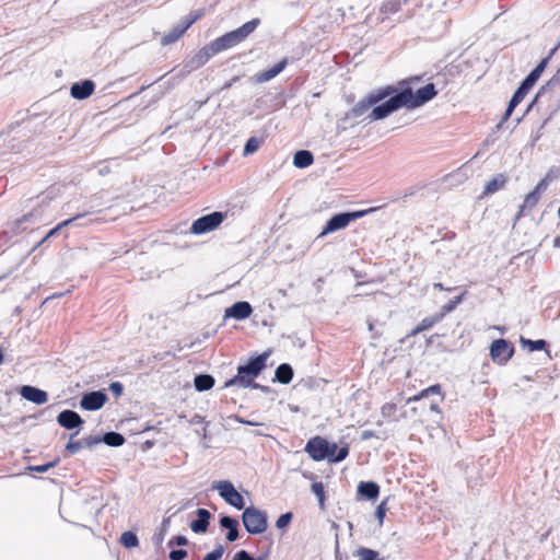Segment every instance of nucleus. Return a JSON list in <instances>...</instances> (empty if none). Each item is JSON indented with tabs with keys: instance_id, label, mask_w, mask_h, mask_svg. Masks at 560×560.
<instances>
[{
	"instance_id": "nucleus-30",
	"label": "nucleus",
	"mask_w": 560,
	"mask_h": 560,
	"mask_svg": "<svg viewBox=\"0 0 560 560\" xmlns=\"http://www.w3.org/2000/svg\"><path fill=\"white\" fill-rule=\"evenodd\" d=\"M314 161L312 152L307 150H300L294 154L293 164L295 167L304 168L310 166Z\"/></svg>"
},
{
	"instance_id": "nucleus-57",
	"label": "nucleus",
	"mask_w": 560,
	"mask_h": 560,
	"mask_svg": "<svg viewBox=\"0 0 560 560\" xmlns=\"http://www.w3.org/2000/svg\"><path fill=\"white\" fill-rule=\"evenodd\" d=\"M374 435H375V434H374V432H373V431H371V430H365V431H363V432L361 433V440H362V441H366V440H369V439L373 438Z\"/></svg>"
},
{
	"instance_id": "nucleus-47",
	"label": "nucleus",
	"mask_w": 560,
	"mask_h": 560,
	"mask_svg": "<svg viewBox=\"0 0 560 560\" xmlns=\"http://www.w3.org/2000/svg\"><path fill=\"white\" fill-rule=\"evenodd\" d=\"M386 511H387L386 501H382L375 511V516L378 520L380 525H383L384 517L386 515Z\"/></svg>"
},
{
	"instance_id": "nucleus-39",
	"label": "nucleus",
	"mask_w": 560,
	"mask_h": 560,
	"mask_svg": "<svg viewBox=\"0 0 560 560\" xmlns=\"http://www.w3.org/2000/svg\"><path fill=\"white\" fill-rule=\"evenodd\" d=\"M359 560H383L377 551L361 547L358 549Z\"/></svg>"
},
{
	"instance_id": "nucleus-17",
	"label": "nucleus",
	"mask_w": 560,
	"mask_h": 560,
	"mask_svg": "<svg viewBox=\"0 0 560 560\" xmlns=\"http://www.w3.org/2000/svg\"><path fill=\"white\" fill-rule=\"evenodd\" d=\"M94 89L95 83L90 79H85L83 81L73 83L70 88V94L75 100H85L92 95Z\"/></svg>"
},
{
	"instance_id": "nucleus-59",
	"label": "nucleus",
	"mask_w": 560,
	"mask_h": 560,
	"mask_svg": "<svg viewBox=\"0 0 560 560\" xmlns=\"http://www.w3.org/2000/svg\"><path fill=\"white\" fill-rule=\"evenodd\" d=\"M439 402H440V399L439 400H432V402L430 404V409L432 411L440 412Z\"/></svg>"
},
{
	"instance_id": "nucleus-8",
	"label": "nucleus",
	"mask_w": 560,
	"mask_h": 560,
	"mask_svg": "<svg viewBox=\"0 0 560 560\" xmlns=\"http://www.w3.org/2000/svg\"><path fill=\"white\" fill-rule=\"evenodd\" d=\"M202 16L201 11H191L187 16L183 18L172 30L161 37V45L168 46L177 42L186 31Z\"/></svg>"
},
{
	"instance_id": "nucleus-2",
	"label": "nucleus",
	"mask_w": 560,
	"mask_h": 560,
	"mask_svg": "<svg viewBox=\"0 0 560 560\" xmlns=\"http://www.w3.org/2000/svg\"><path fill=\"white\" fill-rule=\"evenodd\" d=\"M260 24L259 19H253L246 23H244L238 28L228 32L224 35L212 40L210 45V49L214 51V54H220L224 50L235 47L240 43L244 42Z\"/></svg>"
},
{
	"instance_id": "nucleus-24",
	"label": "nucleus",
	"mask_w": 560,
	"mask_h": 560,
	"mask_svg": "<svg viewBox=\"0 0 560 560\" xmlns=\"http://www.w3.org/2000/svg\"><path fill=\"white\" fill-rule=\"evenodd\" d=\"M220 525L222 528H225L228 530L226 533V540L233 542L238 539V522L237 520L233 518L232 516H222L220 518Z\"/></svg>"
},
{
	"instance_id": "nucleus-45",
	"label": "nucleus",
	"mask_w": 560,
	"mask_h": 560,
	"mask_svg": "<svg viewBox=\"0 0 560 560\" xmlns=\"http://www.w3.org/2000/svg\"><path fill=\"white\" fill-rule=\"evenodd\" d=\"M224 553V548L222 545H219L214 548L213 551L206 555L203 560H220Z\"/></svg>"
},
{
	"instance_id": "nucleus-4",
	"label": "nucleus",
	"mask_w": 560,
	"mask_h": 560,
	"mask_svg": "<svg viewBox=\"0 0 560 560\" xmlns=\"http://www.w3.org/2000/svg\"><path fill=\"white\" fill-rule=\"evenodd\" d=\"M375 208H370L366 210L337 213L327 221L318 237H324L330 233H335L337 231L346 229L351 222L363 218L364 215H366L370 212H373Z\"/></svg>"
},
{
	"instance_id": "nucleus-42",
	"label": "nucleus",
	"mask_w": 560,
	"mask_h": 560,
	"mask_svg": "<svg viewBox=\"0 0 560 560\" xmlns=\"http://www.w3.org/2000/svg\"><path fill=\"white\" fill-rule=\"evenodd\" d=\"M293 514L291 512H287L281 514L276 521V527L279 529L285 528L292 521Z\"/></svg>"
},
{
	"instance_id": "nucleus-22",
	"label": "nucleus",
	"mask_w": 560,
	"mask_h": 560,
	"mask_svg": "<svg viewBox=\"0 0 560 560\" xmlns=\"http://www.w3.org/2000/svg\"><path fill=\"white\" fill-rule=\"evenodd\" d=\"M196 514L197 520H194L190 523L191 530L197 534L206 533L209 526L211 513L206 509H198Z\"/></svg>"
},
{
	"instance_id": "nucleus-55",
	"label": "nucleus",
	"mask_w": 560,
	"mask_h": 560,
	"mask_svg": "<svg viewBox=\"0 0 560 560\" xmlns=\"http://www.w3.org/2000/svg\"><path fill=\"white\" fill-rule=\"evenodd\" d=\"M187 542H188V540L185 536L178 535L168 541V546H173V545L185 546V545H187Z\"/></svg>"
},
{
	"instance_id": "nucleus-15",
	"label": "nucleus",
	"mask_w": 560,
	"mask_h": 560,
	"mask_svg": "<svg viewBox=\"0 0 560 560\" xmlns=\"http://www.w3.org/2000/svg\"><path fill=\"white\" fill-rule=\"evenodd\" d=\"M107 400V396L102 390H95L84 394L81 398L80 406L84 410L95 411L101 409Z\"/></svg>"
},
{
	"instance_id": "nucleus-29",
	"label": "nucleus",
	"mask_w": 560,
	"mask_h": 560,
	"mask_svg": "<svg viewBox=\"0 0 560 560\" xmlns=\"http://www.w3.org/2000/svg\"><path fill=\"white\" fill-rule=\"evenodd\" d=\"M85 215V213H82V214H78L73 218H70L68 220H65L62 222H60L58 225H56L54 229H51L47 234L46 236L36 245L35 248H37L38 246H40L42 244H44L48 238L57 235L63 228L66 226H69L70 224H72L74 221L79 220V219H82L83 217Z\"/></svg>"
},
{
	"instance_id": "nucleus-19",
	"label": "nucleus",
	"mask_w": 560,
	"mask_h": 560,
	"mask_svg": "<svg viewBox=\"0 0 560 560\" xmlns=\"http://www.w3.org/2000/svg\"><path fill=\"white\" fill-rule=\"evenodd\" d=\"M253 313L252 305L246 301H240L234 303L232 306L225 310V317H232L235 319H245Z\"/></svg>"
},
{
	"instance_id": "nucleus-36",
	"label": "nucleus",
	"mask_w": 560,
	"mask_h": 560,
	"mask_svg": "<svg viewBox=\"0 0 560 560\" xmlns=\"http://www.w3.org/2000/svg\"><path fill=\"white\" fill-rule=\"evenodd\" d=\"M520 341H521V345L523 346V348H527L528 351H530V352L545 350L547 347V342L544 339L530 340V339L521 337Z\"/></svg>"
},
{
	"instance_id": "nucleus-60",
	"label": "nucleus",
	"mask_w": 560,
	"mask_h": 560,
	"mask_svg": "<svg viewBox=\"0 0 560 560\" xmlns=\"http://www.w3.org/2000/svg\"><path fill=\"white\" fill-rule=\"evenodd\" d=\"M196 433H197L199 436H201L202 439H208V431H207V428H206V427H205V428H202V430H201V431L196 430Z\"/></svg>"
},
{
	"instance_id": "nucleus-46",
	"label": "nucleus",
	"mask_w": 560,
	"mask_h": 560,
	"mask_svg": "<svg viewBox=\"0 0 560 560\" xmlns=\"http://www.w3.org/2000/svg\"><path fill=\"white\" fill-rule=\"evenodd\" d=\"M57 463H58V459H56L54 462H49V463L44 464V465L30 466L28 469L32 470V471H36V472H46L50 468L55 467L57 465Z\"/></svg>"
},
{
	"instance_id": "nucleus-53",
	"label": "nucleus",
	"mask_w": 560,
	"mask_h": 560,
	"mask_svg": "<svg viewBox=\"0 0 560 560\" xmlns=\"http://www.w3.org/2000/svg\"><path fill=\"white\" fill-rule=\"evenodd\" d=\"M233 560H259V558H253L246 550H240L235 553Z\"/></svg>"
},
{
	"instance_id": "nucleus-49",
	"label": "nucleus",
	"mask_w": 560,
	"mask_h": 560,
	"mask_svg": "<svg viewBox=\"0 0 560 560\" xmlns=\"http://www.w3.org/2000/svg\"><path fill=\"white\" fill-rule=\"evenodd\" d=\"M521 102L520 101H515V98H511L510 102H509V105H508V108L503 115V118H502V121H505L509 119V117L512 115L514 108L520 104Z\"/></svg>"
},
{
	"instance_id": "nucleus-21",
	"label": "nucleus",
	"mask_w": 560,
	"mask_h": 560,
	"mask_svg": "<svg viewBox=\"0 0 560 560\" xmlns=\"http://www.w3.org/2000/svg\"><path fill=\"white\" fill-rule=\"evenodd\" d=\"M560 84V69L557 71V73L545 84L542 85L539 91L537 92L535 98L532 101V103L528 105L527 110L529 112L534 106L538 105L541 100L557 85Z\"/></svg>"
},
{
	"instance_id": "nucleus-54",
	"label": "nucleus",
	"mask_w": 560,
	"mask_h": 560,
	"mask_svg": "<svg viewBox=\"0 0 560 560\" xmlns=\"http://www.w3.org/2000/svg\"><path fill=\"white\" fill-rule=\"evenodd\" d=\"M109 389L114 393V395L116 397L120 396L122 394V390H124V386L120 382H113L110 385H109Z\"/></svg>"
},
{
	"instance_id": "nucleus-38",
	"label": "nucleus",
	"mask_w": 560,
	"mask_h": 560,
	"mask_svg": "<svg viewBox=\"0 0 560 560\" xmlns=\"http://www.w3.org/2000/svg\"><path fill=\"white\" fill-rule=\"evenodd\" d=\"M464 295H465V292H464V293H462V294H460V295H458V296H455V298H454L453 300H451L448 303L444 304V305L441 307V311H440V313H439V314H443V317H444L446 314H448V313L453 312V311L457 307V305L462 303Z\"/></svg>"
},
{
	"instance_id": "nucleus-50",
	"label": "nucleus",
	"mask_w": 560,
	"mask_h": 560,
	"mask_svg": "<svg viewBox=\"0 0 560 560\" xmlns=\"http://www.w3.org/2000/svg\"><path fill=\"white\" fill-rule=\"evenodd\" d=\"M171 560H184L187 557V551L184 549L172 550L168 555Z\"/></svg>"
},
{
	"instance_id": "nucleus-40",
	"label": "nucleus",
	"mask_w": 560,
	"mask_h": 560,
	"mask_svg": "<svg viewBox=\"0 0 560 560\" xmlns=\"http://www.w3.org/2000/svg\"><path fill=\"white\" fill-rule=\"evenodd\" d=\"M259 145H260L259 139H257L256 137L249 138L245 143L243 154L246 156V155L255 153L259 149Z\"/></svg>"
},
{
	"instance_id": "nucleus-25",
	"label": "nucleus",
	"mask_w": 560,
	"mask_h": 560,
	"mask_svg": "<svg viewBox=\"0 0 560 560\" xmlns=\"http://www.w3.org/2000/svg\"><path fill=\"white\" fill-rule=\"evenodd\" d=\"M358 494L369 500L376 499L380 494V487L373 481H361L358 486Z\"/></svg>"
},
{
	"instance_id": "nucleus-62",
	"label": "nucleus",
	"mask_w": 560,
	"mask_h": 560,
	"mask_svg": "<svg viewBox=\"0 0 560 560\" xmlns=\"http://www.w3.org/2000/svg\"><path fill=\"white\" fill-rule=\"evenodd\" d=\"M433 288H434V289H438V290H446V291H452V290H453L452 288H444V287H443V284H442V283H440V282H435V283L433 284Z\"/></svg>"
},
{
	"instance_id": "nucleus-12",
	"label": "nucleus",
	"mask_w": 560,
	"mask_h": 560,
	"mask_svg": "<svg viewBox=\"0 0 560 560\" xmlns=\"http://www.w3.org/2000/svg\"><path fill=\"white\" fill-rule=\"evenodd\" d=\"M305 452L315 462L324 460L329 457L328 441L322 436H314L307 441Z\"/></svg>"
},
{
	"instance_id": "nucleus-41",
	"label": "nucleus",
	"mask_w": 560,
	"mask_h": 560,
	"mask_svg": "<svg viewBox=\"0 0 560 560\" xmlns=\"http://www.w3.org/2000/svg\"><path fill=\"white\" fill-rule=\"evenodd\" d=\"M78 434V432H74L70 435V441L69 443L66 445V451L69 453V454H75L78 453L82 447H84L83 445V441L80 440V441H72L73 438Z\"/></svg>"
},
{
	"instance_id": "nucleus-52",
	"label": "nucleus",
	"mask_w": 560,
	"mask_h": 560,
	"mask_svg": "<svg viewBox=\"0 0 560 560\" xmlns=\"http://www.w3.org/2000/svg\"><path fill=\"white\" fill-rule=\"evenodd\" d=\"M396 412V405L394 404H385L382 407V415L384 417H390Z\"/></svg>"
},
{
	"instance_id": "nucleus-63",
	"label": "nucleus",
	"mask_w": 560,
	"mask_h": 560,
	"mask_svg": "<svg viewBox=\"0 0 560 560\" xmlns=\"http://www.w3.org/2000/svg\"><path fill=\"white\" fill-rule=\"evenodd\" d=\"M553 246H555V247H560V236H556V237L553 238Z\"/></svg>"
},
{
	"instance_id": "nucleus-51",
	"label": "nucleus",
	"mask_w": 560,
	"mask_h": 560,
	"mask_svg": "<svg viewBox=\"0 0 560 560\" xmlns=\"http://www.w3.org/2000/svg\"><path fill=\"white\" fill-rule=\"evenodd\" d=\"M548 187V179L547 178H542L537 185L536 187L534 188V190H532L533 192H536L538 196L541 197L542 192L547 189Z\"/></svg>"
},
{
	"instance_id": "nucleus-1",
	"label": "nucleus",
	"mask_w": 560,
	"mask_h": 560,
	"mask_svg": "<svg viewBox=\"0 0 560 560\" xmlns=\"http://www.w3.org/2000/svg\"><path fill=\"white\" fill-rule=\"evenodd\" d=\"M270 352H264L255 358H252L245 365L237 368V374L225 382V387L238 386V387H254L266 390L267 387L260 386L254 382V380L266 368L267 360Z\"/></svg>"
},
{
	"instance_id": "nucleus-14",
	"label": "nucleus",
	"mask_w": 560,
	"mask_h": 560,
	"mask_svg": "<svg viewBox=\"0 0 560 560\" xmlns=\"http://www.w3.org/2000/svg\"><path fill=\"white\" fill-rule=\"evenodd\" d=\"M214 55V51L210 49V45L208 44L203 46L201 49H199L192 57L185 61L184 69L187 72L197 70L205 66Z\"/></svg>"
},
{
	"instance_id": "nucleus-10",
	"label": "nucleus",
	"mask_w": 560,
	"mask_h": 560,
	"mask_svg": "<svg viewBox=\"0 0 560 560\" xmlns=\"http://www.w3.org/2000/svg\"><path fill=\"white\" fill-rule=\"evenodd\" d=\"M226 218V213L214 211L202 215L195 220L191 224L190 232L196 235L206 234L215 230Z\"/></svg>"
},
{
	"instance_id": "nucleus-48",
	"label": "nucleus",
	"mask_w": 560,
	"mask_h": 560,
	"mask_svg": "<svg viewBox=\"0 0 560 560\" xmlns=\"http://www.w3.org/2000/svg\"><path fill=\"white\" fill-rule=\"evenodd\" d=\"M168 525H170V518L163 520V522L161 524V532H160V534L159 535H154V537H153V540L156 544H161L162 542L164 534L167 532Z\"/></svg>"
},
{
	"instance_id": "nucleus-56",
	"label": "nucleus",
	"mask_w": 560,
	"mask_h": 560,
	"mask_svg": "<svg viewBox=\"0 0 560 560\" xmlns=\"http://www.w3.org/2000/svg\"><path fill=\"white\" fill-rule=\"evenodd\" d=\"M528 92L529 91H527L522 85H520L512 97L515 98V101L517 100V101L522 102Z\"/></svg>"
},
{
	"instance_id": "nucleus-32",
	"label": "nucleus",
	"mask_w": 560,
	"mask_h": 560,
	"mask_svg": "<svg viewBox=\"0 0 560 560\" xmlns=\"http://www.w3.org/2000/svg\"><path fill=\"white\" fill-rule=\"evenodd\" d=\"M506 178L502 174H498L491 180H489L483 190V195H491L504 187Z\"/></svg>"
},
{
	"instance_id": "nucleus-31",
	"label": "nucleus",
	"mask_w": 560,
	"mask_h": 560,
	"mask_svg": "<svg viewBox=\"0 0 560 560\" xmlns=\"http://www.w3.org/2000/svg\"><path fill=\"white\" fill-rule=\"evenodd\" d=\"M443 319V314H436L433 316L424 317L419 325L411 331V336H416L439 323Z\"/></svg>"
},
{
	"instance_id": "nucleus-35",
	"label": "nucleus",
	"mask_w": 560,
	"mask_h": 560,
	"mask_svg": "<svg viewBox=\"0 0 560 560\" xmlns=\"http://www.w3.org/2000/svg\"><path fill=\"white\" fill-rule=\"evenodd\" d=\"M102 441L108 446L118 447L125 443V438L122 434L112 431L102 435Z\"/></svg>"
},
{
	"instance_id": "nucleus-6",
	"label": "nucleus",
	"mask_w": 560,
	"mask_h": 560,
	"mask_svg": "<svg viewBox=\"0 0 560 560\" xmlns=\"http://www.w3.org/2000/svg\"><path fill=\"white\" fill-rule=\"evenodd\" d=\"M242 522L246 532L250 535L262 534L268 527L267 513L254 505L244 509Z\"/></svg>"
},
{
	"instance_id": "nucleus-33",
	"label": "nucleus",
	"mask_w": 560,
	"mask_h": 560,
	"mask_svg": "<svg viewBox=\"0 0 560 560\" xmlns=\"http://www.w3.org/2000/svg\"><path fill=\"white\" fill-rule=\"evenodd\" d=\"M194 384L198 392L208 390L213 387L214 378L208 374H199L195 377Z\"/></svg>"
},
{
	"instance_id": "nucleus-9",
	"label": "nucleus",
	"mask_w": 560,
	"mask_h": 560,
	"mask_svg": "<svg viewBox=\"0 0 560 560\" xmlns=\"http://www.w3.org/2000/svg\"><path fill=\"white\" fill-rule=\"evenodd\" d=\"M400 93H406V107L413 109L431 101L436 95V90L433 83H429L418 89L415 93L409 86L402 89Z\"/></svg>"
},
{
	"instance_id": "nucleus-18",
	"label": "nucleus",
	"mask_w": 560,
	"mask_h": 560,
	"mask_svg": "<svg viewBox=\"0 0 560 560\" xmlns=\"http://www.w3.org/2000/svg\"><path fill=\"white\" fill-rule=\"evenodd\" d=\"M57 422L65 429L72 430L82 425L84 421L78 412L67 409L58 415Z\"/></svg>"
},
{
	"instance_id": "nucleus-37",
	"label": "nucleus",
	"mask_w": 560,
	"mask_h": 560,
	"mask_svg": "<svg viewBox=\"0 0 560 560\" xmlns=\"http://www.w3.org/2000/svg\"><path fill=\"white\" fill-rule=\"evenodd\" d=\"M120 544L126 548H133L139 545V540L135 533L125 532L120 536Z\"/></svg>"
},
{
	"instance_id": "nucleus-13",
	"label": "nucleus",
	"mask_w": 560,
	"mask_h": 560,
	"mask_svg": "<svg viewBox=\"0 0 560 560\" xmlns=\"http://www.w3.org/2000/svg\"><path fill=\"white\" fill-rule=\"evenodd\" d=\"M514 347L505 339L494 340L490 347V357L500 364H505L513 355Z\"/></svg>"
},
{
	"instance_id": "nucleus-16",
	"label": "nucleus",
	"mask_w": 560,
	"mask_h": 560,
	"mask_svg": "<svg viewBox=\"0 0 560 560\" xmlns=\"http://www.w3.org/2000/svg\"><path fill=\"white\" fill-rule=\"evenodd\" d=\"M288 63H289L288 58H283L279 62H277L273 67H271L270 69L256 73L252 78V80L256 83L268 82V81L272 80L273 78H276L279 73H281L285 69Z\"/></svg>"
},
{
	"instance_id": "nucleus-23",
	"label": "nucleus",
	"mask_w": 560,
	"mask_h": 560,
	"mask_svg": "<svg viewBox=\"0 0 560 560\" xmlns=\"http://www.w3.org/2000/svg\"><path fill=\"white\" fill-rule=\"evenodd\" d=\"M548 65V58H544L528 74L527 77L521 82L520 85H522L524 89L529 91L535 83L538 81L539 77L541 75L542 71Z\"/></svg>"
},
{
	"instance_id": "nucleus-3",
	"label": "nucleus",
	"mask_w": 560,
	"mask_h": 560,
	"mask_svg": "<svg viewBox=\"0 0 560 560\" xmlns=\"http://www.w3.org/2000/svg\"><path fill=\"white\" fill-rule=\"evenodd\" d=\"M56 196L57 189L54 187L38 195L36 199L32 201L31 210L14 222L15 232L24 231L27 228L24 225L25 223L34 224L39 222Z\"/></svg>"
},
{
	"instance_id": "nucleus-27",
	"label": "nucleus",
	"mask_w": 560,
	"mask_h": 560,
	"mask_svg": "<svg viewBox=\"0 0 560 560\" xmlns=\"http://www.w3.org/2000/svg\"><path fill=\"white\" fill-rule=\"evenodd\" d=\"M276 381L281 384H289L293 378V369L288 363H282L276 369Z\"/></svg>"
},
{
	"instance_id": "nucleus-5",
	"label": "nucleus",
	"mask_w": 560,
	"mask_h": 560,
	"mask_svg": "<svg viewBox=\"0 0 560 560\" xmlns=\"http://www.w3.org/2000/svg\"><path fill=\"white\" fill-rule=\"evenodd\" d=\"M395 92L393 86H387L369 93L364 98L359 101L346 115L347 118H359L364 115L372 106L384 101Z\"/></svg>"
},
{
	"instance_id": "nucleus-44",
	"label": "nucleus",
	"mask_w": 560,
	"mask_h": 560,
	"mask_svg": "<svg viewBox=\"0 0 560 560\" xmlns=\"http://www.w3.org/2000/svg\"><path fill=\"white\" fill-rule=\"evenodd\" d=\"M84 447L93 448L95 445L103 443L101 435H90L82 439Z\"/></svg>"
},
{
	"instance_id": "nucleus-28",
	"label": "nucleus",
	"mask_w": 560,
	"mask_h": 560,
	"mask_svg": "<svg viewBox=\"0 0 560 560\" xmlns=\"http://www.w3.org/2000/svg\"><path fill=\"white\" fill-rule=\"evenodd\" d=\"M539 199L540 196H538L536 192L530 191L529 194H527L515 219L518 220L522 215L526 213V211H530L532 209H534L538 203Z\"/></svg>"
},
{
	"instance_id": "nucleus-43",
	"label": "nucleus",
	"mask_w": 560,
	"mask_h": 560,
	"mask_svg": "<svg viewBox=\"0 0 560 560\" xmlns=\"http://www.w3.org/2000/svg\"><path fill=\"white\" fill-rule=\"evenodd\" d=\"M312 492L318 498L319 503L323 505L325 501V490L322 482H314L312 485Z\"/></svg>"
},
{
	"instance_id": "nucleus-64",
	"label": "nucleus",
	"mask_w": 560,
	"mask_h": 560,
	"mask_svg": "<svg viewBox=\"0 0 560 560\" xmlns=\"http://www.w3.org/2000/svg\"><path fill=\"white\" fill-rule=\"evenodd\" d=\"M369 329H370V331H373V329H374V326H373L372 322L369 323Z\"/></svg>"
},
{
	"instance_id": "nucleus-20",
	"label": "nucleus",
	"mask_w": 560,
	"mask_h": 560,
	"mask_svg": "<svg viewBox=\"0 0 560 560\" xmlns=\"http://www.w3.org/2000/svg\"><path fill=\"white\" fill-rule=\"evenodd\" d=\"M21 396L36 405H43L47 402L48 395L45 390L31 385H24L20 390Z\"/></svg>"
},
{
	"instance_id": "nucleus-34",
	"label": "nucleus",
	"mask_w": 560,
	"mask_h": 560,
	"mask_svg": "<svg viewBox=\"0 0 560 560\" xmlns=\"http://www.w3.org/2000/svg\"><path fill=\"white\" fill-rule=\"evenodd\" d=\"M430 395H436L440 398V401L443 400L442 388L439 384L432 385L423 390H421L418 395L409 398V401H417L422 398L429 397Z\"/></svg>"
},
{
	"instance_id": "nucleus-58",
	"label": "nucleus",
	"mask_w": 560,
	"mask_h": 560,
	"mask_svg": "<svg viewBox=\"0 0 560 560\" xmlns=\"http://www.w3.org/2000/svg\"><path fill=\"white\" fill-rule=\"evenodd\" d=\"M240 77H234L231 81L226 82L223 86H222V91H225V90H229L236 81H238Z\"/></svg>"
},
{
	"instance_id": "nucleus-26",
	"label": "nucleus",
	"mask_w": 560,
	"mask_h": 560,
	"mask_svg": "<svg viewBox=\"0 0 560 560\" xmlns=\"http://www.w3.org/2000/svg\"><path fill=\"white\" fill-rule=\"evenodd\" d=\"M328 453H329V457L327 459L329 462L339 463L348 456L349 447H348V445H345L339 448L336 443L328 442Z\"/></svg>"
},
{
	"instance_id": "nucleus-7",
	"label": "nucleus",
	"mask_w": 560,
	"mask_h": 560,
	"mask_svg": "<svg viewBox=\"0 0 560 560\" xmlns=\"http://www.w3.org/2000/svg\"><path fill=\"white\" fill-rule=\"evenodd\" d=\"M389 96L390 97L383 103L374 105L373 109L368 116L370 121L384 119L399 108L406 107V93L395 91Z\"/></svg>"
},
{
	"instance_id": "nucleus-11",
	"label": "nucleus",
	"mask_w": 560,
	"mask_h": 560,
	"mask_svg": "<svg viewBox=\"0 0 560 560\" xmlns=\"http://www.w3.org/2000/svg\"><path fill=\"white\" fill-rule=\"evenodd\" d=\"M213 489L218 490L219 495L230 505L237 510L245 509V501L243 495L237 492L231 481L222 480L218 481L212 486Z\"/></svg>"
},
{
	"instance_id": "nucleus-61",
	"label": "nucleus",
	"mask_w": 560,
	"mask_h": 560,
	"mask_svg": "<svg viewBox=\"0 0 560 560\" xmlns=\"http://www.w3.org/2000/svg\"><path fill=\"white\" fill-rule=\"evenodd\" d=\"M203 422V418L199 415H195L191 419V423H195V424H198V423H201Z\"/></svg>"
}]
</instances>
